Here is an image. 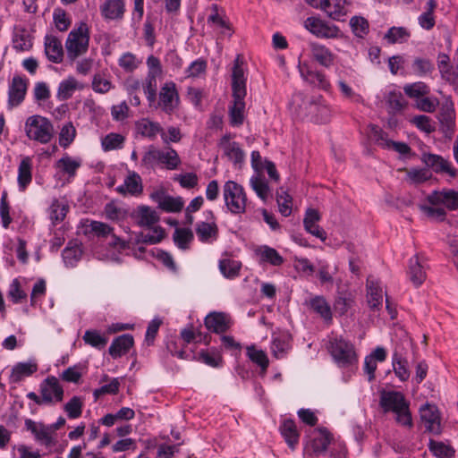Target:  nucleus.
<instances>
[{"label": "nucleus", "instance_id": "4c0bfd02", "mask_svg": "<svg viewBox=\"0 0 458 458\" xmlns=\"http://www.w3.org/2000/svg\"><path fill=\"white\" fill-rule=\"evenodd\" d=\"M133 337L131 335H123L114 339L110 347L109 354L114 358L117 359L122 355H124L133 345Z\"/></svg>", "mask_w": 458, "mask_h": 458}, {"label": "nucleus", "instance_id": "a18cd8bd", "mask_svg": "<svg viewBox=\"0 0 458 458\" xmlns=\"http://www.w3.org/2000/svg\"><path fill=\"white\" fill-rule=\"evenodd\" d=\"M250 185L262 201L267 200L270 196V188L266 178L260 173H256L250 177Z\"/></svg>", "mask_w": 458, "mask_h": 458}, {"label": "nucleus", "instance_id": "dca6fc26", "mask_svg": "<svg viewBox=\"0 0 458 458\" xmlns=\"http://www.w3.org/2000/svg\"><path fill=\"white\" fill-rule=\"evenodd\" d=\"M40 393L46 403L60 402L64 396V389L55 377H48L42 382Z\"/></svg>", "mask_w": 458, "mask_h": 458}, {"label": "nucleus", "instance_id": "a19ab883", "mask_svg": "<svg viewBox=\"0 0 458 458\" xmlns=\"http://www.w3.org/2000/svg\"><path fill=\"white\" fill-rule=\"evenodd\" d=\"M392 367L394 375L401 382H405L410 378L411 372L408 366V360L403 353L394 351L392 356Z\"/></svg>", "mask_w": 458, "mask_h": 458}, {"label": "nucleus", "instance_id": "49530a36", "mask_svg": "<svg viewBox=\"0 0 458 458\" xmlns=\"http://www.w3.org/2000/svg\"><path fill=\"white\" fill-rule=\"evenodd\" d=\"M408 274L410 280L416 287L425 281L426 271L418 256H414L410 259Z\"/></svg>", "mask_w": 458, "mask_h": 458}, {"label": "nucleus", "instance_id": "e2e57ef3", "mask_svg": "<svg viewBox=\"0 0 458 458\" xmlns=\"http://www.w3.org/2000/svg\"><path fill=\"white\" fill-rule=\"evenodd\" d=\"M53 20L55 28L59 31H66L72 24V20L62 8H55L53 12Z\"/></svg>", "mask_w": 458, "mask_h": 458}, {"label": "nucleus", "instance_id": "9b49d317", "mask_svg": "<svg viewBox=\"0 0 458 458\" xmlns=\"http://www.w3.org/2000/svg\"><path fill=\"white\" fill-rule=\"evenodd\" d=\"M224 155L233 164L241 168L245 160V153L239 143L231 140V135L226 134L221 138L218 143Z\"/></svg>", "mask_w": 458, "mask_h": 458}, {"label": "nucleus", "instance_id": "680f3d73", "mask_svg": "<svg viewBox=\"0 0 458 458\" xmlns=\"http://www.w3.org/2000/svg\"><path fill=\"white\" fill-rule=\"evenodd\" d=\"M140 64L141 61L131 52L123 54L118 60L119 66L126 72H132Z\"/></svg>", "mask_w": 458, "mask_h": 458}, {"label": "nucleus", "instance_id": "bf43d9fd", "mask_svg": "<svg viewBox=\"0 0 458 458\" xmlns=\"http://www.w3.org/2000/svg\"><path fill=\"white\" fill-rule=\"evenodd\" d=\"M83 341L97 349H103L107 344V338L97 330H87L83 335Z\"/></svg>", "mask_w": 458, "mask_h": 458}, {"label": "nucleus", "instance_id": "2eb2a0df", "mask_svg": "<svg viewBox=\"0 0 458 458\" xmlns=\"http://www.w3.org/2000/svg\"><path fill=\"white\" fill-rule=\"evenodd\" d=\"M27 80L17 75L14 76L8 89V106L13 108L21 105L27 92Z\"/></svg>", "mask_w": 458, "mask_h": 458}, {"label": "nucleus", "instance_id": "423d86ee", "mask_svg": "<svg viewBox=\"0 0 458 458\" xmlns=\"http://www.w3.org/2000/svg\"><path fill=\"white\" fill-rule=\"evenodd\" d=\"M328 350L339 367L344 368L357 363L358 359L353 345L342 336L332 338Z\"/></svg>", "mask_w": 458, "mask_h": 458}, {"label": "nucleus", "instance_id": "393cba45", "mask_svg": "<svg viewBox=\"0 0 458 458\" xmlns=\"http://www.w3.org/2000/svg\"><path fill=\"white\" fill-rule=\"evenodd\" d=\"M45 53L47 59L54 64H60L64 59V49L61 40L55 36L45 37Z\"/></svg>", "mask_w": 458, "mask_h": 458}, {"label": "nucleus", "instance_id": "b1692460", "mask_svg": "<svg viewBox=\"0 0 458 458\" xmlns=\"http://www.w3.org/2000/svg\"><path fill=\"white\" fill-rule=\"evenodd\" d=\"M319 219L320 215L318 211L310 208L306 211L303 224L308 233L325 242L327 240V233L318 225Z\"/></svg>", "mask_w": 458, "mask_h": 458}, {"label": "nucleus", "instance_id": "f257e3e1", "mask_svg": "<svg viewBox=\"0 0 458 458\" xmlns=\"http://www.w3.org/2000/svg\"><path fill=\"white\" fill-rule=\"evenodd\" d=\"M379 406L385 413L392 412L400 426L411 428L413 426L410 402L399 391H380Z\"/></svg>", "mask_w": 458, "mask_h": 458}, {"label": "nucleus", "instance_id": "c9c22d12", "mask_svg": "<svg viewBox=\"0 0 458 458\" xmlns=\"http://www.w3.org/2000/svg\"><path fill=\"white\" fill-rule=\"evenodd\" d=\"M207 23L213 30L224 36L230 37L233 34L229 23L219 14L216 4H212L211 13L208 17Z\"/></svg>", "mask_w": 458, "mask_h": 458}, {"label": "nucleus", "instance_id": "0eeeda50", "mask_svg": "<svg viewBox=\"0 0 458 458\" xmlns=\"http://www.w3.org/2000/svg\"><path fill=\"white\" fill-rule=\"evenodd\" d=\"M81 165L82 159L80 157H72L64 154L54 164L55 170V178L62 180L63 185L70 183L77 175V172Z\"/></svg>", "mask_w": 458, "mask_h": 458}, {"label": "nucleus", "instance_id": "473e14b6", "mask_svg": "<svg viewBox=\"0 0 458 458\" xmlns=\"http://www.w3.org/2000/svg\"><path fill=\"white\" fill-rule=\"evenodd\" d=\"M245 98H233L229 106V121L233 127L241 126L245 119Z\"/></svg>", "mask_w": 458, "mask_h": 458}, {"label": "nucleus", "instance_id": "58836bf2", "mask_svg": "<svg viewBox=\"0 0 458 458\" xmlns=\"http://www.w3.org/2000/svg\"><path fill=\"white\" fill-rule=\"evenodd\" d=\"M32 36L30 32L21 27H17L13 30V46L16 51H29L32 47Z\"/></svg>", "mask_w": 458, "mask_h": 458}, {"label": "nucleus", "instance_id": "09e8293b", "mask_svg": "<svg viewBox=\"0 0 458 458\" xmlns=\"http://www.w3.org/2000/svg\"><path fill=\"white\" fill-rule=\"evenodd\" d=\"M103 214L107 220L120 223L127 217L128 212L114 201H111L105 205Z\"/></svg>", "mask_w": 458, "mask_h": 458}, {"label": "nucleus", "instance_id": "4468645a", "mask_svg": "<svg viewBox=\"0 0 458 458\" xmlns=\"http://www.w3.org/2000/svg\"><path fill=\"white\" fill-rule=\"evenodd\" d=\"M427 200L433 206L443 205L449 210L458 209V191L454 190L434 191L427 197Z\"/></svg>", "mask_w": 458, "mask_h": 458}, {"label": "nucleus", "instance_id": "5701e85b", "mask_svg": "<svg viewBox=\"0 0 458 458\" xmlns=\"http://www.w3.org/2000/svg\"><path fill=\"white\" fill-rule=\"evenodd\" d=\"M259 264H269L274 267H279L284 262V259L279 252L267 245H261L254 250Z\"/></svg>", "mask_w": 458, "mask_h": 458}, {"label": "nucleus", "instance_id": "13d9d810", "mask_svg": "<svg viewBox=\"0 0 458 458\" xmlns=\"http://www.w3.org/2000/svg\"><path fill=\"white\" fill-rule=\"evenodd\" d=\"M427 6V11L419 16L418 21L421 28L428 30L435 26V18L433 13L437 4L434 0H428Z\"/></svg>", "mask_w": 458, "mask_h": 458}, {"label": "nucleus", "instance_id": "37998d69", "mask_svg": "<svg viewBox=\"0 0 458 458\" xmlns=\"http://www.w3.org/2000/svg\"><path fill=\"white\" fill-rule=\"evenodd\" d=\"M383 290L378 282L372 277L367 280V299L369 307L377 309L383 302Z\"/></svg>", "mask_w": 458, "mask_h": 458}, {"label": "nucleus", "instance_id": "a211bd4d", "mask_svg": "<svg viewBox=\"0 0 458 458\" xmlns=\"http://www.w3.org/2000/svg\"><path fill=\"white\" fill-rule=\"evenodd\" d=\"M422 161L427 166L431 167L436 173H446L452 178L457 175L456 169L443 157L435 154H424Z\"/></svg>", "mask_w": 458, "mask_h": 458}, {"label": "nucleus", "instance_id": "a878e982", "mask_svg": "<svg viewBox=\"0 0 458 458\" xmlns=\"http://www.w3.org/2000/svg\"><path fill=\"white\" fill-rule=\"evenodd\" d=\"M100 12L106 20H121L125 12L124 0H106L100 5Z\"/></svg>", "mask_w": 458, "mask_h": 458}, {"label": "nucleus", "instance_id": "9d476101", "mask_svg": "<svg viewBox=\"0 0 458 458\" xmlns=\"http://www.w3.org/2000/svg\"><path fill=\"white\" fill-rule=\"evenodd\" d=\"M180 98L176 85L173 81L165 82L159 91V107L166 114H172L179 106Z\"/></svg>", "mask_w": 458, "mask_h": 458}, {"label": "nucleus", "instance_id": "20e7f679", "mask_svg": "<svg viewBox=\"0 0 458 458\" xmlns=\"http://www.w3.org/2000/svg\"><path fill=\"white\" fill-rule=\"evenodd\" d=\"M26 136L41 144L48 143L54 136V126L46 117L35 114L27 118L24 126Z\"/></svg>", "mask_w": 458, "mask_h": 458}, {"label": "nucleus", "instance_id": "412c9836", "mask_svg": "<svg viewBox=\"0 0 458 458\" xmlns=\"http://www.w3.org/2000/svg\"><path fill=\"white\" fill-rule=\"evenodd\" d=\"M25 428L27 430H30L34 435L36 440L42 445L50 446L54 444L52 431L44 424L35 422L31 419H27L25 420Z\"/></svg>", "mask_w": 458, "mask_h": 458}, {"label": "nucleus", "instance_id": "7c9ffc66", "mask_svg": "<svg viewBox=\"0 0 458 458\" xmlns=\"http://www.w3.org/2000/svg\"><path fill=\"white\" fill-rule=\"evenodd\" d=\"M32 160L23 157L18 166L17 183L20 191H24L32 182Z\"/></svg>", "mask_w": 458, "mask_h": 458}, {"label": "nucleus", "instance_id": "603ef678", "mask_svg": "<svg viewBox=\"0 0 458 458\" xmlns=\"http://www.w3.org/2000/svg\"><path fill=\"white\" fill-rule=\"evenodd\" d=\"M68 210L69 207L64 201L55 199L48 209L49 218L54 225H56L64 219Z\"/></svg>", "mask_w": 458, "mask_h": 458}, {"label": "nucleus", "instance_id": "f03ea898", "mask_svg": "<svg viewBox=\"0 0 458 458\" xmlns=\"http://www.w3.org/2000/svg\"><path fill=\"white\" fill-rule=\"evenodd\" d=\"M181 164V158L175 149L165 147L157 148L155 145L148 147L141 158V165L146 168L162 165L168 170L176 169Z\"/></svg>", "mask_w": 458, "mask_h": 458}, {"label": "nucleus", "instance_id": "bb28decb", "mask_svg": "<svg viewBox=\"0 0 458 458\" xmlns=\"http://www.w3.org/2000/svg\"><path fill=\"white\" fill-rule=\"evenodd\" d=\"M83 88V83L80 82L75 77L68 76L59 83L56 98L60 101L68 100L75 91L81 90Z\"/></svg>", "mask_w": 458, "mask_h": 458}, {"label": "nucleus", "instance_id": "72a5a7b5", "mask_svg": "<svg viewBox=\"0 0 458 458\" xmlns=\"http://www.w3.org/2000/svg\"><path fill=\"white\" fill-rule=\"evenodd\" d=\"M279 431L287 445L292 450H295L299 444L300 433L294 421L292 420H284L279 427Z\"/></svg>", "mask_w": 458, "mask_h": 458}, {"label": "nucleus", "instance_id": "0e129e2a", "mask_svg": "<svg viewBox=\"0 0 458 458\" xmlns=\"http://www.w3.org/2000/svg\"><path fill=\"white\" fill-rule=\"evenodd\" d=\"M183 200L182 198H174L171 196H165L159 199V207L167 212H178L183 208Z\"/></svg>", "mask_w": 458, "mask_h": 458}, {"label": "nucleus", "instance_id": "338daca9", "mask_svg": "<svg viewBox=\"0 0 458 458\" xmlns=\"http://www.w3.org/2000/svg\"><path fill=\"white\" fill-rule=\"evenodd\" d=\"M91 84H92V89L96 93H99V94H106V93L109 92L114 88V85L111 82V81L109 79L104 77L100 73H96L93 76Z\"/></svg>", "mask_w": 458, "mask_h": 458}, {"label": "nucleus", "instance_id": "aec40b11", "mask_svg": "<svg viewBox=\"0 0 458 458\" xmlns=\"http://www.w3.org/2000/svg\"><path fill=\"white\" fill-rule=\"evenodd\" d=\"M131 218L139 226L150 228L158 222L159 216L155 209L142 205L131 213Z\"/></svg>", "mask_w": 458, "mask_h": 458}, {"label": "nucleus", "instance_id": "8fccbe9b", "mask_svg": "<svg viewBox=\"0 0 458 458\" xmlns=\"http://www.w3.org/2000/svg\"><path fill=\"white\" fill-rule=\"evenodd\" d=\"M165 237V231L160 226H154L148 233H140L135 236L134 243L157 244Z\"/></svg>", "mask_w": 458, "mask_h": 458}, {"label": "nucleus", "instance_id": "2f4dec72", "mask_svg": "<svg viewBox=\"0 0 458 458\" xmlns=\"http://www.w3.org/2000/svg\"><path fill=\"white\" fill-rule=\"evenodd\" d=\"M205 326L208 330L221 334L229 328V318L226 314L222 312H212L206 317Z\"/></svg>", "mask_w": 458, "mask_h": 458}, {"label": "nucleus", "instance_id": "6ab92c4d", "mask_svg": "<svg viewBox=\"0 0 458 458\" xmlns=\"http://www.w3.org/2000/svg\"><path fill=\"white\" fill-rule=\"evenodd\" d=\"M115 190L124 197L140 196L143 191L142 180L136 172H130L123 184L119 185Z\"/></svg>", "mask_w": 458, "mask_h": 458}, {"label": "nucleus", "instance_id": "39448f33", "mask_svg": "<svg viewBox=\"0 0 458 458\" xmlns=\"http://www.w3.org/2000/svg\"><path fill=\"white\" fill-rule=\"evenodd\" d=\"M223 197L227 209L235 215L242 214L247 207V195L243 187L234 181H227L223 186Z\"/></svg>", "mask_w": 458, "mask_h": 458}, {"label": "nucleus", "instance_id": "f704fd0d", "mask_svg": "<svg viewBox=\"0 0 458 458\" xmlns=\"http://www.w3.org/2000/svg\"><path fill=\"white\" fill-rule=\"evenodd\" d=\"M38 370V365L34 361L19 362L15 364L9 376L11 383H19L25 377L31 376Z\"/></svg>", "mask_w": 458, "mask_h": 458}, {"label": "nucleus", "instance_id": "c85d7f7f", "mask_svg": "<svg viewBox=\"0 0 458 458\" xmlns=\"http://www.w3.org/2000/svg\"><path fill=\"white\" fill-rule=\"evenodd\" d=\"M301 77L310 84L322 89L329 88V82L326 76L319 72L312 71L306 64H299Z\"/></svg>", "mask_w": 458, "mask_h": 458}, {"label": "nucleus", "instance_id": "e433bc0d", "mask_svg": "<svg viewBox=\"0 0 458 458\" xmlns=\"http://www.w3.org/2000/svg\"><path fill=\"white\" fill-rule=\"evenodd\" d=\"M371 136L379 145L393 148L400 154L406 155L411 151V148L404 142H396L385 139V133L377 126H371Z\"/></svg>", "mask_w": 458, "mask_h": 458}, {"label": "nucleus", "instance_id": "79ce46f5", "mask_svg": "<svg viewBox=\"0 0 458 458\" xmlns=\"http://www.w3.org/2000/svg\"><path fill=\"white\" fill-rule=\"evenodd\" d=\"M311 56L320 65L330 67L334 63V54L324 45L318 43H311L310 45Z\"/></svg>", "mask_w": 458, "mask_h": 458}, {"label": "nucleus", "instance_id": "f8f14e48", "mask_svg": "<svg viewBox=\"0 0 458 458\" xmlns=\"http://www.w3.org/2000/svg\"><path fill=\"white\" fill-rule=\"evenodd\" d=\"M231 77L232 97L238 98H245L247 95V77L242 67V62L239 56L234 60Z\"/></svg>", "mask_w": 458, "mask_h": 458}, {"label": "nucleus", "instance_id": "69168bd1", "mask_svg": "<svg viewBox=\"0 0 458 458\" xmlns=\"http://www.w3.org/2000/svg\"><path fill=\"white\" fill-rule=\"evenodd\" d=\"M124 137L118 133H109L101 140L102 148L105 151L122 148Z\"/></svg>", "mask_w": 458, "mask_h": 458}, {"label": "nucleus", "instance_id": "c756f323", "mask_svg": "<svg viewBox=\"0 0 458 458\" xmlns=\"http://www.w3.org/2000/svg\"><path fill=\"white\" fill-rule=\"evenodd\" d=\"M291 335L287 333L274 334L271 342V352L276 359H283L291 349Z\"/></svg>", "mask_w": 458, "mask_h": 458}, {"label": "nucleus", "instance_id": "f3484780", "mask_svg": "<svg viewBox=\"0 0 458 458\" xmlns=\"http://www.w3.org/2000/svg\"><path fill=\"white\" fill-rule=\"evenodd\" d=\"M310 442L305 445V453L310 452L318 455L323 454L330 443L329 433L325 428H317L310 434Z\"/></svg>", "mask_w": 458, "mask_h": 458}, {"label": "nucleus", "instance_id": "cd10ccee", "mask_svg": "<svg viewBox=\"0 0 458 458\" xmlns=\"http://www.w3.org/2000/svg\"><path fill=\"white\" fill-rule=\"evenodd\" d=\"M347 0H322L321 10L333 20L340 21L348 13Z\"/></svg>", "mask_w": 458, "mask_h": 458}, {"label": "nucleus", "instance_id": "ea45409f", "mask_svg": "<svg viewBox=\"0 0 458 458\" xmlns=\"http://www.w3.org/2000/svg\"><path fill=\"white\" fill-rule=\"evenodd\" d=\"M196 234L201 242H213L217 239L218 228L215 221L199 222L196 225Z\"/></svg>", "mask_w": 458, "mask_h": 458}, {"label": "nucleus", "instance_id": "ddd939ff", "mask_svg": "<svg viewBox=\"0 0 458 458\" xmlns=\"http://www.w3.org/2000/svg\"><path fill=\"white\" fill-rule=\"evenodd\" d=\"M315 97L305 96L301 92L295 93L289 104V108L293 115L300 119L310 120L312 110L310 106L314 103Z\"/></svg>", "mask_w": 458, "mask_h": 458}, {"label": "nucleus", "instance_id": "7ed1b4c3", "mask_svg": "<svg viewBox=\"0 0 458 458\" xmlns=\"http://www.w3.org/2000/svg\"><path fill=\"white\" fill-rule=\"evenodd\" d=\"M89 27L85 21H81L69 32L65 40L67 57L71 61L85 55L89 46Z\"/></svg>", "mask_w": 458, "mask_h": 458}, {"label": "nucleus", "instance_id": "774afa93", "mask_svg": "<svg viewBox=\"0 0 458 458\" xmlns=\"http://www.w3.org/2000/svg\"><path fill=\"white\" fill-rule=\"evenodd\" d=\"M276 201L279 212L284 216H289L292 213V197L281 188L277 191Z\"/></svg>", "mask_w": 458, "mask_h": 458}, {"label": "nucleus", "instance_id": "864d4df0", "mask_svg": "<svg viewBox=\"0 0 458 458\" xmlns=\"http://www.w3.org/2000/svg\"><path fill=\"white\" fill-rule=\"evenodd\" d=\"M193 233L189 228H176L173 234L175 245L181 250H188L193 241Z\"/></svg>", "mask_w": 458, "mask_h": 458}, {"label": "nucleus", "instance_id": "3c124183", "mask_svg": "<svg viewBox=\"0 0 458 458\" xmlns=\"http://www.w3.org/2000/svg\"><path fill=\"white\" fill-rule=\"evenodd\" d=\"M218 267L225 277L233 279L239 276L242 263L238 260L225 258L219 260Z\"/></svg>", "mask_w": 458, "mask_h": 458}, {"label": "nucleus", "instance_id": "052dcab7", "mask_svg": "<svg viewBox=\"0 0 458 458\" xmlns=\"http://www.w3.org/2000/svg\"><path fill=\"white\" fill-rule=\"evenodd\" d=\"M404 93L411 98H420L429 93V88L422 81L406 84L403 87Z\"/></svg>", "mask_w": 458, "mask_h": 458}, {"label": "nucleus", "instance_id": "6e6d98bb", "mask_svg": "<svg viewBox=\"0 0 458 458\" xmlns=\"http://www.w3.org/2000/svg\"><path fill=\"white\" fill-rule=\"evenodd\" d=\"M386 99L389 108L393 112H399L407 105V102L400 90H389L386 96Z\"/></svg>", "mask_w": 458, "mask_h": 458}, {"label": "nucleus", "instance_id": "6e6552de", "mask_svg": "<svg viewBox=\"0 0 458 458\" xmlns=\"http://www.w3.org/2000/svg\"><path fill=\"white\" fill-rule=\"evenodd\" d=\"M420 417L421 424L427 432L435 436L441 434V417L436 405L428 403L422 405L420 408Z\"/></svg>", "mask_w": 458, "mask_h": 458}, {"label": "nucleus", "instance_id": "1a4fd4ad", "mask_svg": "<svg viewBox=\"0 0 458 458\" xmlns=\"http://www.w3.org/2000/svg\"><path fill=\"white\" fill-rule=\"evenodd\" d=\"M303 25L311 34L321 38H336L341 33L337 26L329 24L318 17L307 18Z\"/></svg>", "mask_w": 458, "mask_h": 458}, {"label": "nucleus", "instance_id": "c03bdc74", "mask_svg": "<svg viewBox=\"0 0 458 458\" xmlns=\"http://www.w3.org/2000/svg\"><path fill=\"white\" fill-rule=\"evenodd\" d=\"M135 126L138 133L149 140L156 139L157 135H161L162 132L161 125L158 123L153 122L148 118H142L139 120Z\"/></svg>", "mask_w": 458, "mask_h": 458}, {"label": "nucleus", "instance_id": "de8ad7c7", "mask_svg": "<svg viewBox=\"0 0 458 458\" xmlns=\"http://www.w3.org/2000/svg\"><path fill=\"white\" fill-rule=\"evenodd\" d=\"M309 305L310 309L318 313L325 321L330 322L332 320L331 308L324 297H312L309 301Z\"/></svg>", "mask_w": 458, "mask_h": 458}, {"label": "nucleus", "instance_id": "4be33fe9", "mask_svg": "<svg viewBox=\"0 0 458 458\" xmlns=\"http://www.w3.org/2000/svg\"><path fill=\"white\" fill-rule=\"evenodd\" d=\"M312 110L310 121L316 123H326L331 118V109L321 96L314 98V103L310 106Z\"/></svg>", "mask_w": 458, "mask_h": 458}, {"label": "nucleus", "instance_id": "4d7b16f0", "mask_svg": "<svg viewBox=\"0 0 458 458\" xmlns=\"http://www.w3.org/2000/svg\"><path fill=\"white\" fill-rule=\"evenodd\" d=\"M405 181L411 184H420L428 181L431 174L426 168H411L405 170Z\"/></svg>", "mask_w": 458, "mask_h": 458}, {"label": "nucleus", "instance_id": "5fc2aeb1", "mask_svg": "<svg viewBox=\"0 0 458 458\" xmlns=\"http://www.w3.org/2000/svg\"><path fill=\"white\" fill-rule=\"evenodd\" d=\"M246 354L252 362L260 367L262 372H266L269 360L264 351L257 349L254 345H251L247 347Z\"/></svg>", "mask_w": 458, "mask_h": 458}]
</instances>
